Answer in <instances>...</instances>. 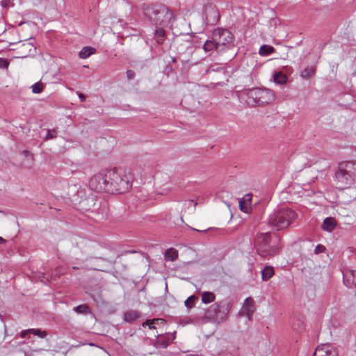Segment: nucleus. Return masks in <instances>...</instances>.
Returning a JSON list of instances; mask_svg holds the SVG:
<instances>
[{
	"instance_id": "nucleus-1",
	"label": "nucleus",
	"mask_w": 356,
	"mask_h": 356,
	"mask_svg": "<svg viewBox=\"0 0 356 356\" xmlns=\"http://www.w3.org/2000/svg\"><path fill=\"white\" fill-rule=\"evenodd\" d=\"M133 175L118 168L108 170L94 175L88 186L94 191L108 193H124L131 188Z\"/></svg>"
},
{
	"instance_id": "nucleus-2",
	"label": "nucleus",
	"mask_w": 356,
	"mask_h": 356,
	"mask_svg": "<svg viewBox=\"0 0 356 356\" xmlns=\"http://www.w3.org/2000/svg\"><path fill=\"white\" fill-rule=\"evenodd\" d=\"M144 15L154 25L168 26L175 20V15L168 7L160 3H145L142 6Z\"/></svg>"
},
{
	"instance_id": "nucleus-3",
	"label": "nucleus",
	"mask_w": 356,
	"mask_h": 356,
	"mask_svg": "<svg viewBox=\"0 0 356 356\" xmlns=\"http://www.w3.org/2000/svg\"><path fill=\"white\" fill-rule=\"evenodd\" d=\"M334 181L337 188L343 190L356 182V162L344 161L338 165Z\"/></svg>"
},
{
	"instance_id": "nucleus-4",
	"label": "nucleus",
	"mask_w": 356,
	"mask_h": 356,
	"mask_svg": "<svg viewBox=\"0 0 356 356\" xmlns=\"http://www.w3.org/2000/svg\"><path fill=\"white\" fill-rule=\"evenodd\" d=\"M246 104L250 106H263L270 104L275 99V95L269 89L254 88L245 92Z\"/></svg>"
},
{
	"instance_id": "nucleus-5",
	"label": "nucleus",
	"mask_w": 356,
	"mask_h": 356,
	"mask_svg": "<svg viewBox=\"0 0 356 356\" xmlns=\"http://www.w3.org/2000/svg\"><path fill=\"white\" fill-rule=\"evenodd\" d=\"M297 215L289 208H281L273 211L268 218V223L277 230L285 229L293 222Z\"/></svg>"
},
{
	"instance_id": "nucleus-6",
	"label": "nucleus",
	"mask_w": 356,
	"mask_h": 356,
	"mask_svg": "<svg viewBox=\"0 0 356 356\" xmlns=\"http://www.w3.org/2000/svg\"><path fill=\"white\" fill-rule=\"evenodd\" d=\"M229 309V303L221 301L211 306L208 309L207 314L215 322L220 323L226 321Z\"/></svg>"
},
{
	"instance_id": "nucleus-7",
	"label": "nucleus",
	"mask_w": 356,
	"mask_h": 356,
	"mask_svg": "<svg viewBox=\"0 0 356 356\" xmlns=\"http://www.w3.org/2000/svg\"><path fill=\"white\" fill-rule=\"evenodd\" d=\"M212 38L216 41L220 51L233 46L234 37L227 29L218 28L212 33Z\"/></svg>"
},
{
	"instance_id": "nucleus-8",
	"label": "nucleus",
	"mask_w": 356,
	"mask_h": 356,
	"mask_svg": "<svg viewBox=\"0 0 356 356\" xmlns=\"http://www.w3.org/2000/svg\"><path fill=\"white\" fill-rule=\"evenodd\" d=\"M270 242V235L268 233H261L256 236L254 245L257 252L263 258L270 255L272 253Z\"/></svg>"
},
{
	"instance_id": "nucleus-9",
	"label": "nucleus",
	"mask_w": 356,
	"mask_h": 356,
	"mask_svg": "<svg viewBox=\"0 0 356 356\" xmlns=\"http://www.w3.org/2000/svg\"><path fill=\"white\" fill-rule=\"evenodd\" d=\"M206 23L209 25H215L220 20V13L216 6L209 3L204 7Z\"/></svg>"
},
{
	"instance_id": "nucleus-10",
	"label": "nucleus",
	"mask_w": 356,
	"mask_h": 356,
	"mask_svg": "<svg viewBox=\"0 0 356 356\" xmlns=\"http://www.w3.org/2000/svg\"><path fill=\"white\" fill-rule=\"evenodd\" d=\"M338 352L337 349L331 344L325 343L318 346L314 353L313 356H337Z\"/></svg>"
},
{
	"instance_id": "nucleus-11",
	"label": "nucleus",
	"mask_w": 356,
	"mask_h": 356,
	"mask_svg": "<svg viewBox=\"0 0 356 356\" xmlns=\"http://www.w3.org/2000/svg\"><path fill=\"white\" fill-rule=\"evenodd\" d=\"M337 222L335 219L329 217L323 220L321 227L324 231L331 232L335 228Z\"/></svg>"
},
{
	"instance_id": "nucleus-12",
	"label": "nucleus",
	"mask_w": 356,
	"mask_h": 356,
	"mask_svg": "<svg viewBox=\"0 0 356 356\" xmlns=\"http://www.w3.org/2000/svg\"><path fill=\"white\" fill-rule=\"evenodd\" d=\"M203 49L205 52H211L213 50H216L217 52H220V50H218L217 43L212 38L211 40H207L204 43Z\"/></svg>"
},
{
	"instance_id": "nucleus-13",
	"label": "nucleus",
	"mask_w": 356,
	"mask_h": 356,
	"mask_svg": "<svg viewBox=\"0 0 356 356\" xmlns=\"http://www.w3.org/2000/svg\"><path fill=\"white\" fill-rule=\"evenodd\" d=\"M166 32L163 28H158L155 30L154 36L156 42L162 44L165 39Z\"/></svg>"
},
{
	"instance_id": "nucleus-14",
	"label": "nucleus",
	"mask_w": 356,
	"mask_h": 356,
	"mask_svg": "<svg viewBox=\"0 0 356 356\" xmlns=\"http://www.w3.org/2000/svg\"><path fill=\"white\" fill-rule=\"evenodd\" d=\"M140 316V312L136 310H131L126 312L124 316V319L127 322H133L139 318Z\"/></svg>"
},
{
	"instance_id": "nucleus-15",
	"label": "nucleus",
	"mask_w": 356,
	"mask_h": 356,
	"mask_svg": "<svg viewBox=\"0 0 356 356\" xmlns=\"http://www.w3.org/2000/svg\"><path fill=\"white\" fill-rule=\"evenodd\" d=\"M274 275V269L272 266H266L261 270V277L264 281L268 280Z\"/></svg>"
},
{
	"instance_id": "nucleus-16",
	"label": "nucleus",
	"mask_w": 356,
	"mask_h": 356,
	"mask_svg": "<svg viewBox=\"0 0 356 356\" xmlns=\"http://www.w3.org/2000/svg\"><path fill=\"white\" fill-rule=\"evenodd\" d=\"M95 51V49L90 47H83L79 52V56L81 58H87L90 55L94 54Z\"/></svg>"
},
{
	"instance_id": "nucleus-17",
	"label": "nucleus",
	"mask_w": 356,
	"mask_h": 356,
	"mask_svg": "<svg viewBox=\"0 0 356 356\" xmlns=\"http://www.w3.org/2000/svg\"><path fill=\"white\" fill-rule=\"evenodd\" d=\"M215 297L213 293L204 291L202 293V301L205 304L211 303L215 300Z\"/></svg>"
},
{
	"instance_id": "nucleus-18",
	"label": "nucleus",
	"mask_w": 356,
	"mask_h": 356,
	"mask_svg": "<svg viewBox=\"0 0 356 356\" xmlns=\"http://www.w3.org/2000/svg\"><path fill=\"white\" fill-rule=\"evenodd\" d=\"M178 257V252L174 248H169L165 252V259L168 261H175Z\"/></svg>"
},
{
	"instance_id": "nucleus-19",
	"label": "nucleus",
	"mask_w": 356,
	"mask_h": 356,
	"mask_svg": "<svg viewBox=\"0 0 356 356\" xmlns=\"http://www.w3.org/2000/svg\"><path fill=\"white\" fill-rule=\"evenodd\" d=\"M275 51V49L273 47L268 44H264L262 45L259 50V54L261 56H268L269 54H272Z\"/></svg>"
},
{
	"instance_id": "nucleus-20",
	"label": "nucleus",
	"mask_w": 356,
	"mask_h": 356,
	"mask_svg": "<svg viewBox=\"0 0 356 356\" xmlns=\"http://www.w3.org/2000/svg\"><path fill=\"white\" fill-rule=\"evenodd\" d=\"M73 310L79 314H86L91 313L88 305L83 304L74 307Z\"/></svg>"
},
{
	"instance_id": "nucleus-21",
	"label": "nucleus",
	"mask_w": 356,
	"mask_h": 356,
	"mask_svg": "<svg viewBox=\"0 0 356 356\" xmlns=\"http://www.w3.org/2000/svg\"><path fill=\"white\" fill-rule=\"evenodd\" d=\"M249 309L251 311H254V309L253 300L250 297H248L245 300L243 305V312L248 311Z\"/></svg>"
},
{
	"instance_id": "nucleus-22",
	"label": "nucleus",
	"mask_w": 356,
	"mask_h": 356,
	"mask_svg": "<svg viewBox=\"0 0 356 356\" xmlns=\"http://www.w3.org/2000/svg\"><path fill=\"white\" fill-rule=\"evenodd\" d=\"M315 73V68L313 67H307L301 72V76L304 79H308Z\"/></svg>"
},
{
	"instance_id": "nucleus-23",
	"label": "nucleus",
	"mask_w": 356,
	"mask_h": 356,
	"mask_svg": "<svg viewBox=\"0 0 356 356\" xmlns=\"http://www.w3.org/2000/svg\"><path fill=\"white\" fill-rule=\"evenodd\" d=\"M197 300V298L195 296H191L185 300V306L189 309L193 307Z\"/></svg>"
},
{
	"instance_id": "nucleus-24",
	"label": "nucleus",
	"mask_w": 356,
	"mask_h": 356,
	"mask_svg": "<svg viewBox=\"0 0 356 356\" xmlns=\"http://www.w3.org/2000/svg\"><path fill=\"white\" fill-rule=\"evenodd\" d=\"M286 79H287L286 76L285 75L282 74V73H276L274 75L275 82H276L277 83H279V84H282V83H286Z\"/></svg>"
},
{
	"instance_id": "nucleus-25",
	"label": "nucleus",
	"mask_w": 356,
	"mask_h": 356,
	"mask_svg": "<svg viewBox=\"0 0 356 356\" xmlns=\"http://www.w3.org/2000/svg\"><path fill=\"white\" fill-rule=\"evenodd\" d=\"M31 334L42 339H44L47 336V332L45 330H41L40 329H31Z\"/></svg>"
},
{
	"instance_id": "nucleus-26",
	"label": "nucleus",
	"mask_w": 356,
	"mask_h": 356,
	"mask_svg": "<svg viewBox=\"0 0 356 356\" xmlns=\"http://www.w3.org/2000/svg\"><path fill=\"white\" fill-rule=\"evenodd\" d=\"M345 276L348 281L351 279L353 284L356 286V270H350L346 273Z\"/></svg>"
},
{
	"instance_id": "nucleus-27",
	"label": "nucleus",
	"mask_w": 356,
	"mask_h": 356,
	"mask_svg": "<svg viewBox=\"0 0 356 356\" xmlns=\"http://www.w3.org/2000/svg\"><path fill=\"white\" fill-rule=\"evenodd\" d=\"M32 92L35 94L40 93L42 91L43 84L40 82H37L31 86Z\"/></svg>"
},
{
	"instance_id": "nucleus-28",
	"label": "nucleus",
	"mask_w": 356,
	"mask_h": 356,
	"mask_svg": "<svg viewBox=\"0 0 356 356\" xmlns=\"http://www.w3.org/2000/svg\"><path fill=\"white\" fill-rule=\"evenodd\" d=\"M239 209L244 213H248L250 210V205L244 203V201L238 200Z\"/></svg>"
},
{
	"instance_id": "nucleus-29",
	"label": "nucleus",
	"mask_w": 356,
	"mask_h": 356,
	"mask_svg": "<svg viewBox=\"0 0 356 356\" xmlns=\"http://www.w3.org/2000/svg\"><path fill=\"white\" fill-rule=\"evenodd\" d=\"M160 320H161V319H159V318H156V319H155V318H154V319H153V320H147L145 322H144V323H143V327H145L146 325H148V326H149V329H155V328H156V327H155V326H154V325H152V324H154V323L155 321H160Z\"/></svg>"
},
{
	"instance_id": "nucleus-30",
	"label": "nucleus",
	"mask_w": 356,
	"mask_h": 356,
	"mask_svg": "<svg viewBox=\"0 0 356 356\" xmlns=\"http://www.w3.org/2000/svg\"><path fill=\"white\" fill-rule=\"evenodd\" d=\"M56 136V131L54 129H53V130L48 129L47 130V134L45 136L44 140H50V139H53V138H55Z\"/></svg>"
},
{
	"instance_id": "nucleus-31",
	"label": "nucleus",
	"mask_w": 356,
	"mask_h": 356,
	"mask_svg": "<svg viewBox=\"0 0 356 356\" xmlns=\"http://www.w3.org/2000/svg\"><path fill=\"white\" fill-rule=\"evenodd\" d=\"M182 48L190 49L191 50V42L188 40L184 41L179 44V49L181 50Z\"/></svg>"
},
{
	"instance_id": "nucleus-32",
	"label": "nucleus",
	"mask_w": 356,
	"mask_h": 356,
	"mask_svg": "<svg viewBox=\"0 0 356 356\" xmlns=\"http://www.w3.org/2000/svg\"><path fill=\"white\" fill-rule=\"evenodd\" d=\"M252 194H245L243 198L239 199L240 200L244 201V203L248 204L250 205L251 200H252Z\"/></svg>"
},
{
	"instance_id": "nucleus-33",
	"label": "nucleus",
	"mask_w": 356,
	"mask_h": 356,
	"mask_svg": "<svg viewBox=\"0 0 356 356\" xmlns=\"http://www.w3.org/2000/svg\"><path fill=\"white\" fill-rule=\"evenodd\" d=\"M325 250V246H323V245H321V244H318L316 246L315 248V250H314V252L315 254H319V253H322V252H324Z\"/></svg>"
},
{
	"instance_id": "nucleus-34",
	"label": "nucleus",
	"mask_w": 356,
	"mask_h": 356,
	"mask_svg": "<svg viewBox=\"0 0 356 356\" xmlns=\"http://www.w3.org/2000/svg\"><path fill=\"white\" fill-rule=\"evenodd\" d=\"M8 65L9 63L6 59L0 58V68H7Z\"/></svg>"
},
{
	"instance_id": "nucleus-35",
	"label": "nucleus",
	"mask_w": 356,
	"mask_h": 356,
	"mask_svg": "<svg viewBox=\"0 0 356 356\" xmlns=\"http://www.w3.org/2000/svg\"><path fill=\"white\" fill-rule=\"evenodd\" d=\"M127 77L129 80H131L135 76V72L131 70H127L126 72Z\"/></svg>"
},
{
	"instance_id": "nucleus-36",
	"label": "nucleus",
	"mask_w": 356,
	"mask_h": 356,
	"mask_svg": "<svg viewBox=\"0 0 356 356\" xmlns=\"http://www.w3.org/2000/svg\"><path fill=\"white\" fill-rule=\"evenodd\" d=\"M243 312L245 314V315L248 317V318L250 321L252 320L254 311H251L249 309L248 311H245V312Z\"/></svg>"
},
{
	"instance_id": "nucleus-37",
	"label": "nucleus",
	"mask_w": 356,
	"mask_h": 356,
	"mask_svg": "<svg viewBox=\"0 0 356 356\" xmlns=\"http://www.w3.org/2000/svg\"><path fill=\"white\" fill-rule=\"evenodd\" d=\"M28 334H31V329L23 330L21 332L20 336H21V337L24 338Z\"/></svg>"
},
{
	"instance_id": "nucleus-38",
	"label": "nucleus",
	"mask_w": 356,
	"mask_h": 356,
	"mask_svg": "<svg viewBox=\"0 0 356 356\" xmlns=\"http://www.w3.org/2000/svg\"><path fill=\"white\" fill-rule=\"evenodd\" d=\"M79 97L81 102H84L86 100V96L83 93H78Z\"/></svg>"
},
{
	"instance_id": "nucleus-39",
	"label": "nucleus",
	"mask_w": 356,
	"mask_h": 356,
	"mask_svg": "<svg viewBox=\"0 0 356 356\" xmlns=\"http://www.w3.org/2000/svg\"><path fill=\"white\" fill-rule=\"evenodd\" d=\"M304 328V326L302 325V323H298V328H295L297 331L300 332L302 330H303Z\"/></svg>"
},
{
	"instance_id": "nucleus-40",
	"label": "nucleus",
	"mask_w": 356,
	"mask_h": 356,
	"mask_svg": "<svg viewBox=\"0 0 356 356\" xmlns=\"http://www.w3.org/2000/svg\"><path fill=\"white\" fill-rule=\"evenodd\" d=\"M26 47H32L33 45L31 43L24 44H23Z\"/></svg>"
},
{
	"instance_id": "nucleus-41",
	"label": "nucleus",
	"mask_w": 356,
	"mask_h": 356,
	"mask_svg": "<svg viewBox=\"0 0 356 356\" xmlns=\"http://www.w3.org/2000/svg\"><path fill=\"white\" fill-rule=\"evenodd\" d=\"M5 242H6V240L0 236V243H5Z\"/></svg>"
},
{
	"instance_id": "nucleus-42",
	"label": "nucleus",
	"mask_w": 356,
	"mask_h": 356,
	"mask_svg": "<svg viewBox=\"0 0 356 356\" xmlns=\"http://www.w3.org/2000/svg\"><path fill=\"white\" fill-rule=\"evenodd\" d=\"M72 268L74 269V270H76V269H79L80 267H79V266H72Z\"/></svg>"
},
{
	"instance_id": "nucleus-43",
	"label": "nucleus",
	"mask_w": 356,
	"mask_h": 356,
	"mask_svg": "<svg viewBox=\"0 0 356 356\" xmlns=\"http://www.w3.org/2000/svg\"><path fill=\"white\" fill-rule=\"evenodd\" d=\"M92 270H102L101 269H99V268H92Z\"/></svg>"
},
{
	"instance_id": "nucleus-44",
	"label": "nucleus",
	"mask_w": 356,
	"mask_h": 356,
	"mask_svg": "<svg viewBox=\"0 0 356 356\" xmlns=\"http://www.w3.org/2000/svg\"><path fill=\"white\" fill-rule=\"evenodd\" d=\"M176 61L175 58H172V62L175 63Z\"/></svg>"
}]
</instances>
